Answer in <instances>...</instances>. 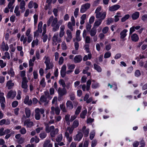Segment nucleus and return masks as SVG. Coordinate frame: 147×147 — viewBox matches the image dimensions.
Segmentation results:
<instances>
[{"instance_id":"51","label":"nucleus","mask_w":147,"mask_h":147,"mask_svg":"<svg viewBox=\"0 0 147 147\" xmlns=\"http://www.w3.org/2000/svg\"><path fill=\"white\" fill-rule=\"evenodd\" d=\"M6 65V63L5 62H4L2 60H0V67L2 68L4 67Z\"/></svg>"},{"instance_id":"49","label":"nucleus","mask_w":147,"mask_h":147,"mask_svg":"<svg viewBox=\"0 0 147 147\" xmlns=\"http://www.w3.org/2000/svg\"><path fill=\"white\" fill-rule=\"evenodd\" d=\"M82 109V106H78L76 109L75 113L76 115H78L80 113Z\"/></svg>"},{"instance_id":"7","label":"nucleus","mask_w":147,"mask_h":147,"mask_svg":"<svg viewBox=\"0 0 147 147\" xmlns=\"http://www.w3.org/2000/svg\"><path fill=\"white\" fill-rule=\"evenodd\" d=\"M49 101L47 100V98L45 96V95L42 96L40 98V101H39L38 102L41 105L42 103H44V105L47 106L48 104Z\"/></svg>"},{"instance_id":"63","label":"nucleus","mask_w":147,"mask_h":147,"mask_svg":"<svg viewBox=\"0 0 147 147\" xmlns=\"http://www.w3.org/2000/svg\"><path fill=\"white\" fill-rule=\"evenodd\" d=\"M99 86V84L97 82H94L92 84V87L94 89H96Z\"/></svg>"},{"instance_id":"29","label":"nucleus","mask_w":147,"mask_h":147,"mask_svg":"<svg viewBox=\"0 0 147 147\" xmlns=\"http://www.w3.org/2000/svg\"><path fill=\"white\" fill-rule=\"evenodd\" d=\"M132 40L134 42L138 41L139 38L138 35L136 34H134L132 35L131 37Z\"/></svg>"},{"instance_id":"25","label":"nucleus","mask_w":147,"mask_h":147,"mask_svg":"<svg viewBox=\"0 0 147 147\" xmlns=\"http://www.w3.org/2000/svg\"><path fill=\"white\" fill-rule=\"evenodd\" d=\"M21 11L19 10V7L18 6L16 7L14 10V13L17 16H19L21 15Z\"/></svg>"},{"instance_id":"57","label":"nucleus","mask_w":147,"mask_h":147,"mask_svg":"<svg viewBox=\"0 0 147 147\" xmlns=\"http://www.w3.org/2000/svg\"><path fill=\"white\" fill-rule=\"evenodd\" d=\"M74 128L72 126L71 127H68L67 128V130L69 131L70 134H71L74 129Z\"/></svg>"},{"instance_id":"46","label":"nucleus","mask_w":147,"mask_h":147,"mask_svg":"<svg viewBox=\"0 0 147 147\" xmlns=\"http://www.w3.org/2000/svg\"><path fill=\"white\" fill-rule=\"evenodd\" d=\"M38 39L36 38L35 40L33 41L32 43V47H34L35 45H38Z\"/></svg>"},{"instance_id":"62","label":"nucleus","mask_w":147,"mask_h":147,"mask_svg":"<svg viewBox=\"0 0 147 147\" xmlns=\"http://www.w3.org/2000/svg\"><path fill=\"white\" fill-rule=\"evenodd\" d=\"M109 28L107 26H106L103 28L102 29V32L103 34L107 33L109 31Z\"/></svg>"},{"instance_id":"37","label":"nucleus","mask_w":147,"mask_h":147,"mask_svg":"<svg viewBox=\"0 0 147 147\" xmlns=\"http://www.w3.org/2000/svg\"><path fill=\"white\" fill-rule=\"evenodd\" d=\"M43 23L42 22L40 21L39 22L38 26V29L37 30L40 33H41L42 31V26Z\"/></svg>"},{"instance_id":"11","label":"nucleus","mask_w":147,"mask_h":147,"mask_svg":"<svg viewBox=\"0 0 147 147\" xmlns=\"http://www.w3.org/2000/svg\"><path fill=\"white\" fill-rule=\"evenodd\" d=\"M66 34L67 36L65 38L67 42H69L71 40L72 38L71 32L69 30H67L66 31Z\"/></svg>"},{"instance_id":"3","label":"nucleus","mask_w":147,"mask_h":147,"mask_svg":"<svg viewBox=\"0 0 147 147\" xmlns=\"http://www.w3.org/2000/svg\"><path fill=\"white\" fill-rule=\"evenodd\" d=\"M28 82V81L26 78H23L22 82L21 87L23 89V92L25 93L27 92L28 91L27 84Z\"/></svg>"},{"instance_id":"31","label":"nucleus","mask_w":147,"mask_h":147,"mask_svg":"<svg viewBox=\"0 0 147 147\" xmlns=\"http://www.w3.org/2000/svg\"><path fill=\"white\" fill-rule=\"evenodd\" d=\"M94 69L97 72H100L102 71V69L101 67L99 65L94 63Z\"/></svg>"},{"instance_id":"1","label":"nucleus","mask_w":147,"mask_h":147,"mask_svg":"<svg viewBox=\"0 0 147 147\" xmlns=\"http://www.w3.org/2000/svg\"><path fill=\"white\" fill-rule=\"evenodd\" d=\"M58 20L57 18H54L53 16H51L47 22L48 26L51 25L52 27V31L55 32L58 30L60 25L58 23Z\"/></svg>"},{"instance_id":"50","label":"nucleus","mask_w":147,"mask_h":147,"mask_svg":"<svg viewBox=\"0 0 147 147\" xmlns=\"http://www.w3.org/2000/svg\"><path fill=\"white\" fill-rule=\"evenodd\" d=\"M129 14H126L121 19L122 22H125L126 20L129 19Z\"/></svg>"},{"instance_id":"58","label":"nucleus","mask_w":147,"mask_h":147,"mask_svg":"<svg viewBox=\"0 0 147 147\" xmlns=\"http://www.w3.org/2000/svg\"><path fill=\"white\" fill-rule=\"evenodd\" d=\"M20 74L21 77L22 78V79L23 78H26L25 77L26 76V71H25L23 70L20 71Z\"/></svg>"},{"instance_id":"20","label":"nucleus","mask_w":147,"mask_h":147,"mask_svg":"<svg viewBox=\"0 0 147 147\" xmlns=\"http://www.w3.org/2000/svg\"><path fill=\"white\" fill-rule=\"evenodd\" d=\"M81 31L80 30H78L76 32V38L75 40L79 42L81 40L82 38L80 36Z\"/></svg>"},{"instance_id":"55","label":"nucleus","mask_w":147,"mask_h":147,"mask_svg":"<svg viewBox=\"0 0 147 147\" xmlns=\"http://www.w3.org/2000/svg\"><path fill=\"white\" fill-rule=\"evenodd\" d=\"M40 84L43 87H45V86L46 83L45 82V79L43 78L40 82Z\"/></svg>"},{"instance_id":"42","label":"nucleus","mask_w":147,"mask_h":147,"mask_svg":"<svg viewBox=\"0 0 147 147\" xmlns=\"http://www.w3.org/2000/svg\"><path fill=\"white\" fill-rule=\"evenodd\" d=\"M39 138L37 136H35L34 137L31 138L30 142L31 143H33L35 141L36 143H37L39 142Z\"/></svg>"},{"instance_id":"30","label":"nucleus","mask_w":147,"mask_h":147,"mask_svg":"<svg viewBox=\"0 0 147 147\" xmlns=\"http://www.w3.org/2000/svg\"><path fill=\"white\" fill-rule=\"evenodd\" d=\"M139 15L140 14L139 12L138 11L135 12L133 13L131 17L132 19L133 20H136L139 17Z\"/></svg>"},{"instance_id":"34","label":"nucleus","mask_w":147,"mask_h":147,"mask_svg":"<svg viewBox=\"0 0 147 147\" xmlns=\"http://www.w3.org/2000/svg\"><path fill=\"white\" fill-rule=\"evenodd\" d=\"M2 58L3 59H9L10 58V54L8 52H5L4 53V55L2 57Z\"/></svg>"},{"instance_id":"64","label":"nucleus","mask_w":147,"mask_h":147,"mask_svg":"<svg viewBox=\"0 0 147 147\" xmlns=\"http://www.w3.org/2000/svg\"><path fill=\"white\" fill-rule=\"evenodd\" d=\"M141 19L143 22H147V14H145L143 15Z\"/></svg>"},{"instance_id":"60","label":"nucleus","mask_w":147,"mask_h":147,"mask_svg":"<svg viewBox=\"0 0 147 147\" xmlns=\"http://www.w3.org/2000/svg\"><path fill=\"white\" fill-rule=\"evenodd\" d=\"M95 132L94 131H92L90 133V138L91 140H92L95 136Z\"/></svg>"},{"instance_id":"38","label":"nucleus","mask_w":147,"mask_h":147,"mask_svg":"<svg viewBox=\"0 0 147 147\" xmlns=\"http://www.w3.org/2000/svg\"><path fill=\"white\" fill-rule=\"evenodd\" d=\"M25 112L27 118L30 117L31 114V111L29 108L26 107L25 109Z\"/></svg>"},{"instance_id":"8","label":"nucleus","mask_w":147,"mask_h":147,"mask_svg":"<svg viewBox=\"0 0 147 147\" xmlns=\"http://www.w3.org/2000/svg\"><path fill=\"white\" fill-rule=\"evenodd\" d=\"M90 4L88 3L83 5L81 7L80 12L82 13L84 12L90 7Z\"/></svg>"},{"instance_id":"52","label":"nucleus","mask_w":147,"mask_h":147,"mask_svg":"<svg viewBox=\"0 0 147 147\" xmlns=\"http://www.w3.org/2000/svg\"><path fill=\"white\" fill-rule=\"evenodd\" d=\"M113 22V20L111 18H109L106 20V24L107 25H110L111 23Z\"/></svg>"},{"instance_id":"48","label":"nucleus","mask_w":147,"mask_h":147,"mask_svg":"<svg viewBox=\"0 0 147 147\" xmlns=\"http://www.w3.org/2000/svg\"><path fill=\"white\" fill-rule=\"evenodd\" d=\"M59 84L63 87L65 88L66 85L64 81L62 79H60L59 82Z\"/></svg>"},{"instance_id":"28","label":"nucleus","mask_w":147,"mask_h":147,"mask_svg":"<svg viewBox=\"0 0 147 147\" xmlns=\"http://www.w3.org/2000/svg\"><path fill=\"white\" fill-rule=\"evenodd\" d=\"M4 93L0 91V103H5V99L4 96Z\"/></svg>"},{"instance_id":"2","label":"nucleus","mask_w":147,"mask_h":147,"mask_svg":"<svg viewBox=\"0 0 147 147\" xmlns=\"http://www.w3.org/2000/svg\"><path fill=\"white\" fill-rule=\"evenodd\" d=\"M101 7H98L96 9L95 13L96 18L103 20L106 17V13L105 11H101Z\"/></svg>"},{"instance_id":"21","label":"nucleus","mask_w":147,"mask_h":147,"mask_svg":"<svg viewBox=\"0 0 147 147\" xmlns=\"http://www.w3.org/2000/svg\"><path fill=\"white\" fill-rule=\"evenodd\" d=\"M0 48L3 51H7L9 49L8 45L7 44H5L4 42H2Z\"/></svg>"},{"instance_id":"22","label":"nucleus","mask_w":147,"mask_h":147,"mask_svg":"<svg viewBox=\"0 0 147 147\" xmlns=\"http://www.w3.org/2000/svg\"><path fill=\"white\" fill-rule=\"evenodd\" d=\"M29 96H26L24 100V102L26 104H27L29 105H31L32 102L31 99H29Z\"/></svg>"},{"instance_id":"16","label":"nucleus","mask_w":147,"mask_h":147,"mask_svg":"<svg viewBox=\"0 0 147 147\" xmlns=\"http://www.w3.org/2000/svg\"><path fill=\"white\" fill-rule=\"evenodd\" d=\"M65 26L64 25H62L60 27L59 33V36L61 38L64 36L65 34Z\"/></svg>"},{"instance_id":"19","label":"nucleus","mask_w":147,"mask_h":147,"mask_svg":"<svg viewBox=\"0 0 147 147\" xmlns=\"http://www.w3.org/2000/svg\"><path fill=\"white\" fill-rule=\"evenodd\" d=\"M82 59V57L81 55H76L74 57V61L75 63H79L81 62Z\"/></svg>"},{"instance_id":"35","label":"nucleus","mask_w":147,"mask_h":147,"mask_svg":"<svg viewBox=\"0 0 147 147\" xmlns=\"http://www.w3.org/2000/svg\"><path fill=\"white\" fill-rule=\"evenodd\" d=\"M45 65H46V68H45L46 70H48L52 69L53 67V64L51 62L47 63L45 64Z\"/></svg>"},{"instance_id":"36","label":"nucleus","mask_w":147,"mask_h":147,"mask_svg":"<svg viewBox=\"0 0 147 147\" xmlns=\"http://www.w3.org/2000/svg\"><path fill=\"white\" fill-rule=\"evenodd\" d=\"M89 32L90 34L91 37L94 36L97 32L96 30L93 28H92Z\"/></svg>"},{"instance_id":"6","label":"nucleus","mask_w":147,"mask_h":147,"mask_svg":"<svg viewBox=\"0 0 147 147\" xmlns=\"http://www.w3.org/2000/svg\"><path fill=\"white\" fill-rule=\"evenodd\" d=\"M51 110L50 113L51 115H54L55 111V114L57 115H59L60 111V109L58 107H56L55 108L54 107H52L51 108Z\"/></svg>"},{"instance_id":"61","label":"nucleus","mask_w":147,"mask_h":147,"mask_svg":"<svg viewBox=\"0 0 147 147\" xmlns=\"http://www.w3.org/2000/svg\"><path fill=\"white\" fill-rule=\"evenodd\" d=\"M62 49L63 50H65L67 49L66 44L65 41H63L61 44Z\"/></svg>"},{"instance_id":"9","label":"nucleus","mask_w":147,"mask_h":147,"mask_svg":"<svg viewBox=\"0 0 147 147\" xmlns=\"http://www.w3.org/2000/svg\"><path fill=\"white\" fill-rule=\"evenodd\" d=\"M83 136V134L81 132H78V134L73 137L74 140L80 141Z\"/></svg>"},{"instance_id":"39","label":"nucleus","mask_w":147,"mask_h":147,"mask_svg":"<svg viewBox=\"0 0 147 147\" xmlns=\"http://www.w3.org/2000/svg\"><path fill=\"white\" fill-rule=\"evenodd\" d=\"M7 73L11 77H13L15 76V73L12 68H11L8 71Z\"/></svg>"},{"instance_id":"23","label":"nucleus","mask_w":147,"mask_h":147,"mask_svg":"<svg viewBox=\"0 0 147 147\" xmlns=\"http://www.w3.org/2000/svg\"><path fill=\"white\" fill-rule=\"evenodd\" d=\"M128 31L126 29H124L120 33V38L121 39H124L127 36L126 33Z\"/></svg>"},{"instance_id":"17","label":"nucleus","mask_w":147,"mask_h":147,"mask_svg":"<svg viewBox=\"0 0 147 147\" xmlns=\"http://www.w3.org/2000/svg\"><path fill=\"white\" fill-rule=\"evenodd\" d=\"M119 5H115L109 7V10L111 11H114L117 10L120 8Z\"/></svg>"},{"instance_id":"40","label":"nucleus","mask_w":147,"mask_h":147,"mask_svg":"<svg viewBox=\"0 0 147 147\" xmlns=\"http://www.w3.org/2000/svg\"><path fill=\"white\" fill-rule=\"evenodd\" d=\"M79 125V122L78 120L76 119L73 122L72 126L74 128L77 127Z\"/></svg>"},{"instance_id":"15","label":"nucleus","mask_w":147,"mask_h":147,"mask_svg":"<svg viewBox=\"0 0 147 147\" xmlns=\"http://www.w3.org/2000/svg\"><path fill=\"white\" fill-rule=\"evenodd\" d=\"M34 6V8L36 9L38 8V5L36 3L32 1H30L28 5V7L29 9L32 8Z\"/></svg>"},{"instance_id":"41","label":"nucleus","mask_w":147,"mask_h":147,"mask_svg":"<svg viewBox=\"0 0 147 147\" xmlns=\"http://www.w3.org/2000/svg\"><path fill=\"white\" fill-rule=\"evenodd\" d=\"M43 59L45 60L44 63L45 64L50 62V59L49 57L47 55H45L43 58Z\"/></svg>"},{"instance_id":"56","label":"nucleus","mask_w":147,"mask_h":147,"mask_svg":"<svg viewBox=\"0 0 147 147\" xmlns=\"http://www.w3.org/2000/svg\"><path fill=\"white\" fill-rule=\"evenodd\" d=\"M84 38L85 39V42L86 43H90L91 42V38L89 36H87Z\"/></svg>"},{"instance_id":"43","label":"nucleus","mask_w":147,"mask_h":147,"mask_svg":"<svg viewBox=\"0 0 147 147\" xmlns=\"http://www.w3.org/2000/svg\"><path fill=\"white\" fill-rule=\"evenodd\" d=\"M60 107L61 110L63 112L66 113L67 112V110L64 104H61L60 105Z\"/></svg>"},{"instance_id":"14","label":"nucleus","mask_w":147,"mask_h":147,"mask_svg":"<svg viewBox=\"0 0 147 147\" xmlns=\"http://www.w3.org/2000/svg\"><path fill=\"white\" fill-rule=\"evenodd\" d=\"M89 131V129L88 128H86L85 126H83L81 129L82 132L84 134V136L86 137L88 136Z\"/></svg>"},{"instance_id":"5","label":"nucleus","mask_w":147,"mask_h":147,"mask_svg":"<svg viewBox=\"0 0 147 147\" xmlns=\"http://www.w3.org/2000/svg\"><path fill=\"white\" fill-rule=\"evenodd\" d=\"M53 43V44L56 45L57 43L61 42V38L59 37L58 33H56L54 34L52 38Z\"/></svg>"},{"instance_id":"4","label":"nucleus","mask_w":147,"mask_h":147,"mask_svg":"<svg viewBox=\"0 0 147 147\" xmlns=\"http://www.w3.org/2000/svg\"><path fill=\"white\" fill-rule=\"evenodd\" d=\"M35 118L37 120L40 119V113L41 114H43L45 112V110L42 108L39 109L38 108L36 109L35 110Z\"/></svg>"},{"instance_id":"45","label":"nucleus","mask_w":147,"mask_h":147,"mask_svg":"<svg viewBox=\"0 0 147 147\" xmlns=\"http://www.w3.org/2000/svg\"><path fill=\"white\" fill-rule=\"evenodd\" d=\"M20 41L23 42L24 44H25L27 41V37H25L24 35H22L20 38Z\"/></svg>"},{"instance_id":"54","label":"nucleus","mask_w":147,"mask_h":147,"mask_svg":"<svg viewBox=\"0 0 147 147\" xmlns=\"http://www.w3.org/2000/svg\"><path fill=\"white\" fill-rule=\"evenodd\" d=\"M75 65L74 64H68L67 65L68 69L71 70L74 69L75 67Z\"/></svg>"},{"instance_id":"13","label":"nucleus","mask_w":147,"mask_h":147,"mask_svg":"<svg viewBox=\"0 0 147 147\" xmlns=\"http://www.w3.org/2000/svg\"><path fill=\"white\" fill-rule=\"evenodd\" d=\"M26 3L25 1L24 0H22L21 1L19 4V7L20 9L21 10V12L23 13L26 9Z\"/></svg>"},{"instance_id":"12","label":"nucleus","mask_w":147,"mask_h":147,"mask_svg":"<svg viewBox=\"0 0 147 147\" xmlns=\"http://www.w3.org/2000/svg\"><path fill=\"white\" fill-rule=\"evenodd\" d=\"M58 92L59 95L60 96H62L66 94L67 92L65 88H59Z\"/></svg>"},{"instance_id":"32","label":"nucleus","mask_w":147,"mask_h":147,"mask_svg":"<svg viewBox=\"0 0 147 147\" xmlns=\"http://www.w3.org/2000/svg\"><path fill=\"white\" fill-rule=\"evenodd\" d=\"M87 113L86 109L83 110L80 114V117L82 119H84Z\"/></svg>"},{"instance_id":"24","label":"nucleus","mask_w":147,"mask_h":147,"mask_svg":"<svg viewBox=\"0 0 147 147\" xmlns=\"http://www.w3.org/2000/svg\"><path fill=\"white\" fill-rule=\"evenodd\" d=\"M66 107L67 109L71 110L73 108V106L72 102L70 100H68L66 103Z\"/></svg>"},{"instance_id":"33","label":"nucleus","mask_w":147,"mask_h":147,"mask_svg":"<svg viewBox=\"0 0 147 147\" xmlns=\"http://www.w3.org/2000/svg\"><path fill=\"white\" fill-rule=\"evenodd\" d=\"M102 20H95L93 26L97 28L101 24Z\"/></svg>"},{"instance_id":"10","label":"nucleus","mask_w":147,"mask_h":147,"mask_svg":"<svg viewBox=\"0 0 147 147\" xmlns=\"http://www.w3.org/2000/svg\"><path fill=\"white\" fill-rule=\"evenodd\" d=\"M24 125L26 126L27 128H30L34 125V124L33 122L28 119L24 122Z\"/></svg>"},{"instance_id":"26","label":"nucleus","mask_w":147,"mask_h":147,"mask_svg":"<svg viewBox=\"0 0 147 147\" xmlns=\"http://www.w3.org/2000/svg\"><path fill=\"white\" fill-rule=\"evenodd\" d=\"M59 131V130L58 129L56 128L54 130L51 131L50 132V135L51 137L54 138L55 136Z\"/></svg>"},{"instance_id":"53","label":"nucleus","mask_w":147,"mask_h":147,"mask_svg":"<svg viewBox=\"0 0 147 147\" xmlns=\"http://www.w3.org/2000/svg\"><path fill=\"white\" fill-rule=\"evenodd\" d=\"M73 23L71 22H68L67 24V26L68 28L71 31L73 30L74 29L73 27Z\"/></svg>"},{"instance_id":"27","label":"nucleus","mask_w":147,"mask_h":147,"mask_svg":"<svg viewBox=\"0 0 147 147\" xmlns=\"http://www.w3.org/2000/svg\"><path fill=\"white\" fill-rule=\"evenodd\" d=\"M14 85V84L12 82V81L11 80L8 81L7 82L6 84V86L7 87L8 89H11Z\"/></svg>"},{"instance_id":"18","label":"nucleus","mask_w":147,"mask_h":147,"mask_svg":"<svg viewBox=\"0 0 147 147\" xmlns=\"http://www.w3.org/2000/svg\"><path fill=\"white\" fill-rule=\"evenodd\" d=\"M16 92L15 91H13L12 90H11L9 91L7 93V98H13L16 96Z\"/></svg>"},{"instance_id":"44","label":"nucleus","mask_w":147,"mask_h":147,"mask_svg":"<svg viewBox=\"0 0 147 147\" xmlns=\"http://www.w3.org/2000/svg\"><path fill=\"white\" fill-rule=\"evenodd\" d=\"M92 57V55L91 53H89L88 55H85L84 57L83 60L84 61H87L88 59H90Z\"/></svg>"},{"instance_id":"47","label":"nucleus","mask_w":147,"mask_h":147,"mask_svg":"<svg viewBox=\"0 0 147 147\" xmlns=\"http://www.w3.org/2000/svg\"><path fill=\"white\" fill-rule=\"evenodd\" d=\"M47 136V134L45 132H42L39 134L40 137L42 139H43L45 138Z\"/></svg>"},{"instance_id":"59","label":"nucleus","mask_w":147,"mask_h":147,"mask_svg":"<svg viewBox=\"0 0 147 147\" xmlns=\"http://www.w3.org/2000/svg\"><path fill=\"white\" fill-rule=\"evenodd\" d=\"M38 15L35 14L34 15L33 18L34 19V24H36L38 20Z\"/></svg>"}]
</instances>
